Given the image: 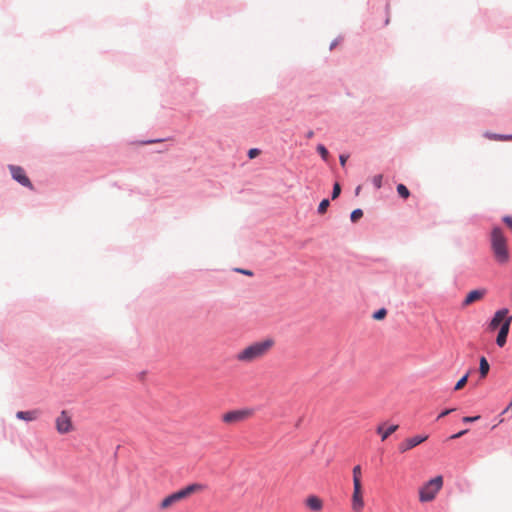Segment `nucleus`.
<instances>
[{"mask_svg":"<svg viewBox=\"0 0 512 512\" xmlns=\"http://www.w3.org/2000/svg\"><path fill=\"white\" fill-rule=\"evenodd\" d=\"M427 439H428L427 435H423V436L417 435V436L407 438L399 444V451L401 453H404V452L416 447L417 445L423 443Z\"/></svg>","mask_w":512,"mask_h":512,"instance_id":"nucleus-11","label":"nucleus"},{"mask_svg":"<svg viewBox=\"0 0 512 512\" xmlns=\"http://www.w3.org/2000/svg\"><path fill=\"white\" fill-rule=\"evenodd\" d=\"M352 510L354 512H361L364 508V499L362 491V483H353V494H352Z\"/></svg>","mask_w":512,"mask_h":512,"instance_id":"nucleus-8","label":"nucleus"},{"mask_svg":"<svg viewBox=\"0 0 512 512\" xmlns=\"http://www.w3.org/2000/svg\"><path fill=\"white\" fill-rule=\"evenodd\" d=\"M260 154V150L256 149V148H252L248 151V157L250 159H253L255 158L256 156H258Z\"/></svg>","mask_w":512,"mask_h":512,"instance_id":"nucleus-27","label":"nucleus"},{"mask_svg":"<svg viewBox=\"0 0 512 512\" xmlns=\"http://www.w3.org/2000/svg\"><path fill=\"white\" fill-rule=\"evenodd\" d=\"M275 342L271 338L253 342L236 354L237 361L252 363L264 358L273 348Z\"/></svg>","mask_w":512,"mask_h":512,"instance_id":"nucleus-1","label":"nucleus"},{"mask_svg":"<svg viewBox=\"0 0 512 512\" xmlns=\"http://www.w3.org/2000/svg\"><path fill=\"white\" fill-rule=\"evenodd\" d=\"M442 486V476H436L429 480L419 489V501L422 503L433 501L438 492L442 489Z\"/></svg>","mask_w":512,"mask_h":512,"instance_id":"nucleus-4","label":"nucleus"},{"mask_svg":"<svg viewBox=\"0 0 512 512\" xmlns=\"http://www.w3.org/2000/svg\"><path fill=\"white\" fill-rule=\"evenodd\" d=\"M486 294H487L486 288L472 290L466 295L461 306L463 308H466L475 302L481 301L486 296Z\"/></svg>","mask_w":512,"mask_h":512,"instance_id":"nucleus-10","label":"nucleus"},{"mask_svg":"<svg viewBox=\"0 0 512 512\" xmlns=\"http://www.w3.org/2000/svg\"><path fill=\"white\" fill-rule=\"evenodd\" d=\"M305 504L314 512H320L323 509V501L316 495H309L305 500Z\"/></svg>","mask_w":512,"mask_h":512,"instance_id":"nucleus-12","label":"nucleus"},{"mask_svg":"<svg viewBox=\"0 0 512 512\" xmlns=\"http://www.w3.org/2000/svg\"><path fill=\"white\" fill-rule=\"evenodd\" d=\"M480 418V416H475V417H470V416H466V417H463V422L465 423H470V422H474L476 420H478Z\"/></svg>","mask_w":512,"mask_h":512,"instance_id":"nucleus-29","label":"nucleus"},{"mask_svg":"<svg viewBox=\"0 0 512 512\" xmlns=\"http://www.w3.org/2000/svg\"><path fill=\"white\" fill-rule=\"evenodd\" d=\"M39 414L38 410L19 411L17 412L16 417L24 421H34L38 418Z\"/></svg>","mask_w":512,"mask_h":512,"instance_id":"nucleus-15","label":"nucleus"},{"mask_svg":"<svg viewBox=\"0 0 512 512\" xmlns=\"http://www.w3.org/2000/svg\"><path fill=\"white\" fill-rule=\"evenodd\" d=\"M9 171L12 175V178L20 183L22 186L28 187L29 189H33V185L30 179L27 177L24 169L20 166L10 165Z\"/></svg>","mask_w":512,"mask_h":512,"instance_id":"nucleus-9","label":"nucleus"},{"mask_svg":"<svg viewBox=\"0 0 512 512\" xmlns=\"http://www.w3.org/2000/svg\"><path fill=\"white\" fill-rule=\"evenodd\" d=\"M490 248L493 258L498 264L505 265L510 261L508 239L504 235L503 230L498 226H494L491 230Z\"/></svg>","mask_w":512,"mask_h":512,"instance_id":"nucleus-2","label":"nucleus"},{"mask_svg":"<svg viewBox=\"0 0 512 512\" xmlns=\"http://www.w3.org/2000/svg\"><path fill=\"white\" fill-rule=\"evenodd\" d=\"M509 329L510 325L508 319L506 323H503L502 326L500 327L499 333L496 338V343L499 347H503L506 344Z\"/></svg>","mask_w":512,"mask_h":512,"instance_id":"nucleus-13","label":"nucleus"},{"mask_svg":"<svg viewBox=\"0 0 512 512\" xmlns=\"http://www.w3.org/2000/svg\"><path fill=\"white\" fill-rule=\"evenodd\" d=\"M509 319V325L512 323V315L509 314V310L507 308H503L500 310H497L489 325L488 328L490 331H495L499 326L501 327L503 323H506V321Z\"/></svg>","mask_w":512,"mask_h":512,"instance_id":"nucleus-7","label":"nucleus"},{"mask_svg":"<svg viewBox=\"0 0 512 512\" xmlns=\"http://www.w3.org/2000/svg\"><path fill=\"white\" fill-rule=\"evenodd\" d=\"M453 411H454V409H446V410H444L442 413H440V415L438 416V418H442V417H444V416H446V415L450 414V413H451V412H453Z\"/></svg>","mask_w":512,"mask_h":512,"instance_id":"nucleus-32","label":"nucleus"},{"mask_svg":"<svg viewBox=\"0 0 512 512\" xmlns=\"http://www.w3.org/2000/svg\"><path fill=\"white\" fill-rule=\"evenodd\" d=\"M352 474H353V483L361 482L362 469H361L360 465H356L353 467Z\"/></svg>","mask_w":512,"mask_h":512,"instance_id":"nucleus-18","label":"nucleus"},{"mask_svg":"<svg viewBox=\"0 0 512 512\" xmlns=\"http://www.w3.org/2000/svg\"><path fill=\"white\" fill-rule=\"evenodd\" d=\"M340 192H341V187H340L339 183H335L334 187H333V192H332V199H336L340 195Z\"/></svg>","mask_w":512,"mask_h":512,"instance_id":"nucleus-26","label":"nucleus"},{"mask_svg":"<svg viewBox=\"0 0 512 512\" xmlns=\"http://www.w3.org/2000/svg\"><path fill=\"white\" fill-rule=\"evenodd\" d=\"M254 411L250 408L231 410L222 415V421L228 425H235L250 419Z\"/></svg>","mask_w":512,"mask_h":512,"instance_id":"nucleus-5","label":"nucleus"},{"mask_svg":"<svg viewBox=\"0 0 512 512\" xmlns=\"http://www.w3.org/2000/svg\"><path fill=\"white\" fill-rule=\"evenodd\" d=\"M206 488H207V486L205 484L192 483V484L186 486L185 488L165 497L160 503V508L162 510H166V509L170 508L172 505L187 498L191 494L204 491Z\"/></svg>","mask_w":512,"mask_h":512,"instance_id":"nucleus-3","label":"nucleus"},{"mask_svg":"<svg viewBox=\"0 0 512 512\" xmlns=\"http://www.w3.org/2000/svg\"><path fill=\"white\" fill-rule=\"evenodd\" d=\"M382 180H383V176L381 174H378V175L373 176L372 183L374 184V186L377 189H379L382 187Z\"/></svg>","mask_w":512,"mask_h":512,"instance_id":"nucleus-25","label":"nucleus"},{"mask_svg":"<svg viewBox=\"0 0 512 512\" xmlns=\"http://www.w3.org/2000/svg\"><path fill=\"white\" fill-rule=\"evenodd\" d=\"M467 431H468V430H462V431H460V432H458V433H456V434L452 435V436L450 437V439H457V438H460V437H462L464 434H466V433H467Z\"/></svg>","mask_w":512,"mask_h":512,"instance_id":"nucleus-30","label":"nucleus"},{"mask_svg":"<svg viewBox=\"0 0 512 512\" xmlns=\"http://www.w3.org/2000/svg\"><path fill=\"white\" fill-rule=\"evenodd\" d=\"M347 159H348V155H345V154L340 155L339 160H340L341 166H343V167L345 166Z\"/></svg>","mask_w":512,"mask_h":512,"instance_id":"nucleus-31","label":"nucleus"},{"mask_svg":"<svg viewBox=\"0 0 512 512\" xmlns=\"http://www.w3.org/2000/svg\"><path fill=\"white\" fill-rule=\"evenodd\" d=\"M237 271H239L240 273H243L245 275H248V276H252L253 273L249 270H243V269H238Z\"/></svg>","mask_w":512,"mask_h":512,"instance_id":"nucleus-33","label":"nucleus"},{"mask_svg":"<svg viewBox=\"0 0 512 512\" xmlns=\"http://www.w3.org/2000/svg\"><path fill=\"white\" fill-rule=\"evenodd\" d=\"M387 315V310L385 308H381L379 309L378 311H376L374 314H373V319L374 320H383Z\"/></svg>","mask_w":512,"mask_h":512,"instance_id":"nucleus-22","label":"nucleus"},{"mask_svg":"<svg viewBox=\"0 0 512 512\" xmlns=\"http://www.w3.org/2000/svg\"><path fill=\"white\" fill-rule=\"evenodd\" d=\"M55 427L58 433L67 434L73 431L72 417L68 411L63 410L55 419Z\"/></svg>","mask_w":512,"mask_h":512,"instance_id":"nucleus-6","label":"nucleus"},{"mask_svg":"<svg viewBox=\"0 0 512 512\" xmlns=\"http://www.w3.org/2000/svg\"><path fill=\"white\" fill-rule=\"evenodd\" d=\"M489 369H490V366H489L487 359L485 357H481L480 363H479V372H480L481 378H485L488 375Z\"/></svg>","mask_w":512,"mask_h":512,"instance_id":"nucleus-16","label":"nucleus"},{"mask_svg":"<svg viewBox=\"0 0 512 512\" xmlns=\"http://www.w3.org/2000/svg\"><path fill=\"white\" fill-rule=\"evenodd\" d=\"M397 192L404 199H407L410 195L409 190L407 189V187L404 184H398Z\"/></svg>","mask_w":512,"mask_h":512,"instance_id":"nucleus-19","label":"nucleus"},{"mask_svg":"<svg viewBox=\"0 0 512 512\" xmlns=\"http://www.w3.org/2000/svg\"><path fill=\"white\" fill-rule=\"evenodd\" d=\"M317 151L318 153L320 154V156L322 157V159L324 161H327L328 160V157H329V152L328 150L326 149V147L322 144H319L317 146Z\"/></svg>","mask_w":512,"mask_h":512,"instance_id":"nucleus-21","label":"nucleus"},{"mask_svg":"<svg viewBox=\"0 0 512 512\" xmlns=\"http://www.w3.org/2000/svg\"><path fill=\"white\" fill-rule=\"evenodd\" d=\"M329 205H330L329 200L328 199H323L320 202L319 206H318V213L319 214H324L327 211Z\"/></svg>","mask_w":512,"mask_h":512,"instance_id":"nucleus-23","label":"nucleus"},{"mask_svg":"<svg viewBox=\"0 0 512 512\" xmlns=\"http://www.w3.org/2000/svg\"><path fill=\"white\" fill-rule=\"evenodd\" d=\"M503 222L512 230V217L511 216L503 217Z\"/></svg>","mask_w":512,"mask_h":512,"instance_id":"nucleus-28","label":"nucleus"},{"mask_svg":"<svg viewBox=\"0 0 512 512\" xmlns=\"http://www.w3.org/2000/svg\"><path fill=\"white\" fill-rule=\"evenodd\" d=\"M398 428V425H390L385 428V424H381L377 427L376 432L381 436V440L385 441L391 434L397 431Z\"/></svg>","mask_w":512,"mask_h":512,"instance_id":"nucleus-14","label":"nucleus"},{"mask_svg":"<svg viewBox=\"0 0 512 512\" xmlns=\"http://www.w3.org/2000/svg\"><path fill=\"white\" fill-rule=\"evenodd\" d=\"M485 137L491 140H498V141H511L512 135H501V134H491V133H485Z\"/></svg>","mask_w":512,"mask_h":512,"instance_id":"nucleus-17","label":"nucleus"},{"mask_svg":"<svg viewBox=\"0 0 512 512\" xmlns=\"http://www.w3.org/2000/svg\"><path fill=\"white\" fill-rule=\"evenodd\" d=\"M468 377H469V372L466 373L462 378H460L458 380V382L456 383V385L454 387V390H456V391L461 390L467 384Z\"/></svg>","mask_w":512,"mask_h":512,"instance_id":"nucleus-20","label":"nucleus"},{"mask_svg":"<svg viewBox=\"0 0 512 512\" xmlns=\"http://www.w3.org/2000/svg\"><path fill=\"white\" fill-rule=\"evenodd\" d=\"M363 216V211L361 209H355L351 213V221L357 222L359 219H361Z\"/></svg>","mask_w":512,"mask_h":512,"instance_id":"nucleus-24","label":"nucleus"},{"mask_svg":"<svg viewBox=\"0 0 512 512\" xmlns=\"http://www.w3.org/2000/svg\"><path fill=\"white\" fill-rule=\"evenodd\" d=\"M312 136H313V132H312V131H310V132L308 133V137H312Z\"/></svg>","mask_w":512,"mask_h":512,"instance_id":"nucleus-34","label":"nucleus"}]
</instances>
